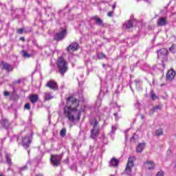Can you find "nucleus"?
I'll return each mask as SVG.
<instances>
[{"mask_svg": "<svg viewBox=\"0 0 176 176\" xmlns=\"http://www.w3.org/2000/svg\"><path fill=\"white\" fill-rule=\"evenodd\" d=\"M79 104V100L72 96H69L67 98L66 107L64 109L63 113L65 118H67L68 120L70 122H75V116H74V113H75V112H78L77 114L76 120H80L82 112H85V109H80V110H78Z\"/></svg>", "mask_w": 176, "mask_h": 176, "instance_id": "f257e3e1", "label": "nucleus"}, {"mask_svg": "<svg viewBox=\"0 0 176 176\" xmlns=\"http://www.w3.org/2000/svg\"><path fill=\"white\" fill-rule=\"evenodd\" d=\"M89 124L93 126L91 129V138L94 140L100 135V122L94 118L89 121Z\"/></svg>", "mask_w": 176, "mask_h": 176, "instance_id": "f03ea898", "label": "nucleus"}, {"mask_svg": "<svg viewBox=\"0 0 176 176\" xmlns=\"http://www.w3.org/2000/svg\"><path fill=\"white\" fill-rule=\"evenodd\" d=\"M56 65L58 69V72L60 75H64L68 71V62L63 56L58 58Z\"/></svg>", "mask_w": 176, "mask_h": 176, "instance_id": "7ed1b4c3", "label": "nucleus"}, {"mask_svg": "<svg viewBox=\"0 0 176 176\" xmlns=\"http://www.w3.org/2000/svg\"><path fill=\"white\" fill-rule=\"evenodd\" d=\"M134 160H135V157H129L128 159L124 172L129 175L131 174L132 168L134 167Z\"/></svg>", "mask_w": 176, "mask_h": 176, "instance_id": "20e7f679", "label": "nucleus"}, {"mask_svg": "<svg viewBox=\"0 0 176 176\" xmlns=\"http://www.w3.org/2000/svg\"><path fill=\"white\" fill-rule=\"evenodd\" d=\"M50 162L53 166L58 167L61 164V157L58 155H52L50 157Z\"/></svg>", "mask_w": 176, "mask_h": 176, "instance_id": "39448f33", "label": "nucleus"}, {"mask_svg": "<svg viewBox=\"0 0 176 176\" xmlns=\"http://www.w3.org/2000/svg\"><path fill=\"white\" fill-rule=\"evenodd\" d=\"M31 142H32V138L30 136L22 137L21 144L25 149H28V147L31 145Z\"/></svg>", "mask_w": 176, "mask_h": 176, "instance_id": "423d86ee", "label": "nucleus"}, {"mask_svg": "<svg viewBox=\"0 0 176 176\" xmlns=\"http://www.w3.org/2000/svg\"><path fill=\"white\" fill-rule=\"evenodd\" d=\"M67 36V30L63 29L62 31L56 33L54 36V41H56L57 42H60L64 39Z\"/></svg>", "mask_w": 176, "mask_h": 176, "instance_id": "0eeeda50", "label": "nucleus"}, {"mask_svg": "<svg viewBox=\"0 0 176 176\" xmlns=\"http://www.w3.org/2000/svg\"><path fill=\"white\" fill-rule=\"evenodd\" d=\"M66 50L67 53H74L79 50V44L76 42H72L68 47H67Z\"/></svg>", "mask_w": 176, "mask_h": 176, "instance_id": "6e6552de", "label": "nucleus"}, {"mask_svg": "<svg viewBox=\"0 0 176 176\" xmlns=\"http://www.w3.org/2000/svg\"><path fill=\"white\" fill-rule=\"evenodd\" d=\"M45 86L54 91L58 90V85L53 80L48 81Z\"/></svg>", "mask_w": 176, "mask_h": 176, "instance_id": "1a4fd4ad", "label": "nucleus"}, {"mask_svg": "<svg viewBox=\"0 0 176 176\" xmlns=\"http://www.w3.org/2000/svg\"><path fill=\"white\" fill-rule=\"evenodd\" d=\"M168 24L167 21V17H161L157 20V25L158 27H164Z\"/></svg>", "mask_w": 176, "mask_h": 176, "instance_id": "9d476101", "label": "nucleus"}, {"mask_svg": "<svg viewBox=\"0 0 176 176\" xmlns=\"http://www.w3.org/2000/svg\"><path fill=\"white\" fill-rule=\"evenodd\" d=\"M168 54V50L166 48H162L157 51L158 58H162V57H166Z\"/></svg>", "mask_w": 176, "mask_h": 176, "instance_id": "9b49d317", "label": "nucleus"}, {"mask_svg": "<svg viewBox=\"0 0 176 176\" xmlns=\"http://www.w3.org/2000/svg\"><path fill=\"white\" fill-rule=\"evenodd\" d=\"M174 78H175V72L173 69H170L167 72L166 79L167 80H173Z\"/></svg>", "mask_w": 176, "mask_h": 176, "instance_id": "f8f14e48", "label": "nucleus"}, {"mask_svg": "<svg viewBox=\"0 0 176 176\" xmlns=\"http://www.w3.org/2000/svg\"><path fill=\"white\" fill-rule=\"evenodd\" d=\"M29 100L32 104H36L38 100H39V96L38 94H32L29 96Z\"/></svg>", "mask_w": 176, "mask_h": 176, "instance_id": "ddd939ff", "label": "nucleus"}, {"mask_svg": "<svg viewBox=\"0 0 176 176\" xmlns=\"http://www.w3.org/2000/svg\"><path fill=\"white\" fill-rule=\"evenodd\" d=\"M1 65H2L3 69H6V71H8V72H10V71H12L13 69L12 65H9L7 63L1 62Z\"/></svg>", "mask_w": 176, "mask_h": 176, "instance_id": "4468645a", "label": "nucleus"}, {"mask_svg": "<svg viewBox=\"0 0 176 176\" xmlns=\"http://www.w3.org/2000/svg\"><path fill=\"white\" fill-rule=\"evenodd\" d=\"M123 27H125L126 30H130V28H133L134 27V23H133V21L129 20L123 24Z\"/></svg>", "mask_w": 176, "mask_h": 176, "instance_id": "2eb2a0df", "label": "nucleus"}, {"mask_svg": "<svg viewBox=\"0 0 176 176\" xmlns=\"http://www.w3.org/2000/svg\"><path fill=\"white\" fill-rule=\"evenodd\" d=\"M144 148H145V143H139L136 147L137 153H141L144 151Z\"/></svg>", "mask_w": 176, "mask_h": 176, "instance_id": "dca6fc26", "label": "nucleus"}, {"mask_svg": "<svg viewBox=\"0 0 176 176\" xmlns=\"http://www.w3.org/2000/svg\"><path fill=\"white\" fill-rule=\"evenodd\" d=\"M119 164V160H116L115 157H113L110 161V166L111 167H118Z\"/></svg>", "mask_w": 176, "mask_h": 176, "instance_id": "f3484780", "label": "nucleus"}, {"mask_svg": "<svg viewBox=\"0 0 176 176\" xmlns=\"http://www.w3.org/2000/svg\"><path fill=\"white\" fill-rule=\"evenodd\" d=\"M144 164H147L148 170H153V168H155V163L152 161H147L146 162H144Z\"/></svg>", "mask_w": 176, "mask_h": 176, "instance_id": "a211bd4d", "label": "nucleus"}, {"mask_svg": "<svg viewBox=\"0 0 176 176\" xmlns=\"http://www.w3.org/2000/svg\"><path fill=\"white\" fill-rule=\"evenodd\" d=\"M53 98V96L49 92H46L44 94V100L45 101H50Z\"/></svg>", "mask_w": 176, "mask_h": 176, "instance_id": "6ab92c4d", "label": "nucleus"}, {"mask_svg": "<svg viewBox=\"0 0 176 176\" xmlns=\"http://www.w3.org/2000/svg\"><path fill=\"white\" fill-rule=\"evenodd\" d=\"M22 56L25 57V58H30V57H31V55L25 50H22Z\"/></svg>", "mask_w": 176, "mask_h": 176, "instance_id": "aec40b11", "label": "nucleus"}, {"mask_svg": "<svg viewBox=\"0 0 176 176\" xmlns=\"http://www.w3.org/2000/svg\"><path fill=\"white\" fill-rule=\"evenodd\" d=\"M163 129H157L155 131V135H157V137H160V135H163Z\"/></svg>", "mask_w": 176, "mask_h": 176, "instance_id": "412c9836", "label": "nucleus"}, {"mask_svg": "<svg viewBox=\"0 0 176 176\" xmlns=\"http://www.w3.org/2000/svg\"><path fill=\"white\" fill-rule=\"evenodd\" d=\"M97 57H98V58H99V60H102L103 58H105V57H107V56H105V54H104V53H102V52H99L98 54Z\"/></svg>", "mask_w": 176, "mask_h": 176, "instance_id": "4be33fe9", "label": "nucleus"}, {"mask_svg": "<svg viewBox=\"0 0 176 176\" xmlns=\"http://www.w3.org/2000/svg\"><path fill=\"white\" fill-rule=\"evenodd\" d=\"M60 135L63 138L65 137V135H67V129H63L62 130H60Z\"/></svg>", "mask_w": 176, "mask_h": 176, "instance_id": "5701e85b", "label": "nucleus"}, {"mask_svg": "<svg viewBox=\"0 0 176 176\" xmlns=\"http://www.w3.org/2000/svg\"><path fill=\"white\" fill-rule=\"evenodd\" d=\"M94 20L96 21V24H98V25H102V20L98 17H95Z\"/></svg>", "mask_w": 176, "mask_h": 176, "instance_id": "b1692460", "label": "nucleus"}, {"mask_svg": "<svg viewBox=\"0 0 176 176\" xmlns=\"http://www.w3.org/2000/svg\"><path fill=\"white\" fill-rule=\"evenodd\" d=\"M162 109V106L157 105L153 107L152 111L153 112H157V111H160Z\"/></svg>", "mask_w": 176, "mask_h": 176, "instance_id": "393cba45", "label": "nucleus"}, {"mask_svg": "<svg viewBox=\"0 0 176 176\" xmlns=\"http://www.w3.org/2000/svg\"><path fill=\"white\" fill-rule=\"evenodd\" d=\"M6 160L8 165L12 166V164H13L12 162V159H10V157H9L8 155H6Z\"/></svg>", "mask_w": 176, "mask_h": 176, "instance_id": "a878e982", "label": "nucleus"}, {"mask_svg": "<svg viewBox=\"0 0 176 176\" xmlns=\"http://www.w3.org/2000/svg\"><path fill=\"white\" fill-rule=\"evenodd\" d=\"M25 109H28V111L31 109V105L30 104V103H26L25 104Z\"/></svg>", "mask_w": 176, "mask_h": 176, "instance_id": "bb28decb", "label": "nucleus"}, {"mask_svg": "<svg viewBox=\"0 0 176 176\" xmlns=\"http://www.w3.org/2000/svg\"><path fill=\"white\" fill-rule=\"evenodd\" d=\"M16 32H17V34H23V32H24V29H23V28L17 29Z\"/></svg>", "mask_w": 176, "mask_h": 176, "instance_id": "cd10ccee", "label": "nucleus"}, {"mask_svg": "<svg viewBox=\"0 0 176 176\" xmlns=\"http://www.w3.org/2000/svg\"><path fill=\"white\" fill-rule=\"evenodd\" d=\"M169 50L172 53H174V50H175V47L174 46V44L171 45V47L169 48Z\"/></svg>", "mask_w": 176, "mask_h": 176, "instance_id": "c85d7f7f", "label": "nucleus"}, {"mask_svg": "<svg viewBox=\"0 0 176 176\" xmlns=\"http://www.w3.org/2000/svg\"><path fill=\"white\" fill-rule=\"evenodd\" d=\"M151 98H152V100H155L157 98V96H156V94H155V93H152L151 94Z\"/></svg>", "mask_w": 176, "mask_h": 176, "instance_id": "c756f323", "label": "nucleus"}, {"mask_svg": "<svg viewBox=\"0 0 176 176\" xmlns=\"http://www.w3.org/2000/svg\"><path fill=\"white\" fill-rule=\"evenodd\" d=\"M157 176H164V173L161 170L157 173Z\"/></svg>", "mask_w": 176, "mask_h": 176, "instance_id": "7c9ffc66", "label": "nucleus"}, {"mask_svg": "<svg viewBox=\"0 0 176 176\" xmlns=\"http://www.w3.org/2000/svg\"><path fill=\"white\" fill-rule=\"evenodd\" d=\"M113 14V11H110L107 13V16H109V17H112Z\"/></svg>", "mask_w": 176, "mask_h": 176, "instance_id": "2f4dec72", "label": "nucleus"}, {"mask_svg": "<svg viewBox=\"0 0 176 176\" xmlns=\"http://www.w3.org/2000/svg\"><path fill=\"white\" fill-rule=\"evenodd\" d=\"M113 115L115 116L116 120H119V116H118V113H114Z\"/></svg>", "mask_w": 176, "mask_h": 176, "instance_id": "473e14b6", "label": "nucleus"}, {"mask_svg": "<svg viewBox=\"0 0 176 176\" xmlns=\"http://www.w3.org/2000/svg\"><path fill=\"white\" fill-rule=\"evenodd\" d=\"M4 96L6 97H9V96H10V92L5 91L4 92Z\"/></svg>", "mask_w": 176, "mask_h": 176, "instance_id": "72a5a7b5", "label": "nucleus"}, {"mask_svg": "<svg viewBox=\"0 0 176 176\" xmlns=\"http://www.w3.org/2000/svg\"><path fill=\"white\" fill-rule=\"evenodd\" d=\"M171 153H172L171 149H168L167 151V155H171Z\"/></svg>", "mask_w": 176, "mask_h": 176, "instance_id": "f704fd0d", "label": "nucleus"}, {"mask_svg": "<svg viewBox=\"0 0 176 176\" xmlns=\"http://www.w3.org/2000/svg\"><path fill=\"white\" fill-rule=\"evenodd\" d=\"M20 41H22V42H25V38L24 37H21Z\"/></svg>", "mask_w": 176, "mask_h": 176, "instance_id": "c9c22d12", "label": "nucleus"}, {"mask_svg": "<svg viewBox=\"0 0 176 176\" xmlns=\"http://www.w3.org/2000/svg\"><path fill=\"white\" fill-rule=\"evenodd\" d=\"M116 8V4H114L113 6V10H115V8Z\"/></svg>", "mask_w": 176, "mask_h": 176, "instance_id": "e433bc0d", "label": "nucleus"}, {"mask_svg": "<svg viewBox=\"0 0 176 176\" xmlns=\"http://www.w3.org/2000/svg\"><path fill=\"white\" fill-rule=\"evenodd\" d=\"M112 130H116V128L115 126H112Z\"/></svg>", "mask_w": 176, "mask_h": 176, "instance_id": "4c0bfd02", "label": "nucleus"}, {"mask_svg": "<svg viewBox=\"0 0 176 176\" xmlns=\"http://www.w3.org/2000/svg\"><path fill=\"white\" fill-rule=\"evenodd\" d=\"M110 176H115V175H111Z\"/></svg>", "mask_w": 176, "mask_h": 176, "instance_id": "58836bf2", "label": "nucleus"}]
</instances>
